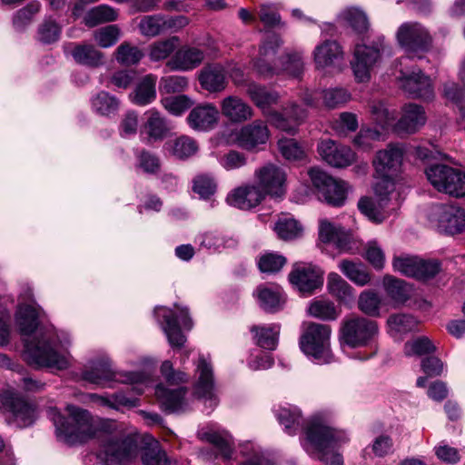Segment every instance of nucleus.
Masks as SVG:
<instances>
[{
    "label": "nucleus",
    "instance_id": "4",
    "mask_svg": "<svg viewBox=\"0 0 465 465\" xmlns=\"http://www.w3.org/2000/svg\"><path fill=\"white\" fill-rule=\"evenodd\" d=\"M282 44L279 35L271 34L262 42L258 57L254 61V68L263 78L286 74L298 77L303 70L302 56L299 53L287 54L277 59V49Z\"/></svg>",
    "mask_w": 465,
    "mask_h": 465
},
{
    "label": "nucleus",
    "instance_id": "3",
    "mask_svg": "<svg viewBox=\"0 0 465 465\" xmlns=\"http://www.w3.org/2000/svg\"><path fill=\"white\" fill-rule=\"evenodd\" d=\"M246 93L254 105L261 110L262 115L275 128L288 134H295L298 126L306 119L307 110L292 103L284 107L282 112L272 109L280 101V94L264 85L250 83Z\"/></svg>",
    "mask_w": 465,
    "mask_h": 465
},
{
    "label": "nucleus",
    "instance_id": "51",
    "mask_svg": "<svg viewBox=\"0 0 465 465\" xmlns=\"http://www.w3.org/2000/svg\"><path fill=\"white\" fill-rule=\"evenodd\" d=\"M141 459L143 465H169L165 451L154 440L142 447Z\"/></svg>",
    "mask_w": 465,
    "mask_h": 465
},
{
    "label": "nucleus",
    "instance_id": "35",
    "mask_svg": "<svg viewBox=\"0 0 465 465\" xmlns=\"http://www.w3.org/2000/svg\"><path fill=\"white\" fill-rule=\"evenodd\" d=\"M146 122L143 125V132L147 134L150 140L157 141L163 139L169 133L171 127L165 118L154 109L145 113Z\"/></svg>",
    "mask_w": 465,
    "mask_h": 465
},
{
    "label": "nucleus",
    "instance_id": "38",
    "mask_svg": "<svg viewBox=\"0 0 465 465\" xmlns=\"http://www.w3.org/2000/svg\"><path fill=\"white\" fill-rule=\"evenodd\" d=\"M260 306L266 312H274L282 308L285 299L278 287L259 286L255 291Z\"/></svg>",
    "mask_w": 465,
    "mask_h": 465
},
{
    "label": "nucleus",
    "instance_id": "49",
    "mask_svg": "<svg viewBox=\"0 0 465 465\" xmlns=\"http://www.w3.org/2000/svg\"><path fill=\"white\" fill-rule=\"evenodd\" d=\"M308 312L323 321H334L340 316L341 311L329 300L316 299L310 303Z\"/></svg>",
    "mask_w": 465,
    "mask_h": 465
},
{
    "label": "nucleus",
    "instance_id": "43",
    "mask_svg": "<svg viewBox=\"0 0 465 465\" xmlns=\"http://www.w3.org/2000/svg\"><path fill=\"white\" fill-rule=\"evenodd\" d=\"M71 54L75 62L84 65L97 67L104 64V54L92 45H77Z\"/></svg>",
    "mask_w": 465,
    "mask_h": 465
},
{
    "label": "nucleus",
    "instance_id": "52",
    "mask_svg": "<svg viewBox=\"0 0 465 465\" xmlns=\"http://www.w3.org/2000/svg\"><path fill=\"white\" fill-rule=\"evenodd\" d=\"M389 331L393 337L412 331L418 325V321L409 314H393L387 321Z\"/></svg>",
    "mask_w": 465,
    "mask_h": 465
},
{
    "label": "nucleus",
    "instance_id": "18",
    "mask_svg": "<svg viewBox=\"0 0 465 465\" xmlns=\"http://www.w3.org/2000/svg\"><path fill=\"white\" fill-rule=\"evenodd\" d=\"M4 410L9 414L7 421L18 428L31 426L36 420V408L26 399L13 391H5L1 396Z\"/></svg>",
    "mask_w": 465,
    "mask_h": 465
},
{
    "label": "nucleus",
    "instance_id": "21",
    "mask_svg": "<svg viewBox=\"0 0 465 465\" xmlns=\"http://www.w3.org/2000/svg\"><path fill=\"white\" fill-rule=\"evenodd\" d=\"M189 24L184 15H165L163 14L143 15L138 25L141 35L155 37L168 31L178 32Z\"/></svg>",
    "mask_w": 465,
    "mask_h": 465
},
{
    "label": "nucleus",
    "instance_id": "7",
    "mask_svg": "<svg viewBox=\"0 0 465 465\" xmlns=\"http://www.w3.org/2000/svg\"><path fill=\"white\" fill-rule=\"evenodd\" d=\"M57 346V338L51 331H46L41 338L26 341L25 351L30 364L56 370L66 369L68 360L64 354L58 351Z\"/></svg>",
    "mask_w": 465,
    "mask_h": 465
},
{
    "label": "nucleus",
    "instance_id": "33",
    "mask_svg": "<svg viewBox=\"0 0 465 465\" xmlns=\"http://www.w3.org/2000/svg\"><path fill=\"white\" fill-rule=\"evenodd\" d=\"M264 199L262 191L256 185H244L232 190L227 196V203L242 210L256 207Z\"/></svg>",
    "mask_w": 465,
    "mask_h": 465
},
{
    "label": "nucleus",
    "instance_id": "42",
    "mask_svg": "<svg viewBox=\"0 0 465 465\" xmlns=\"http://www.w3.org/2000/svg\"><path fill=\"white\" fill-rule=\"evenodd\" d=\"M341 46L336 41H325L316 46L314 50V60L318 67L331 65L335 60L341 57Z\"/></svg>",
    "mask_w": 465,
    "mask_h": 465
},
{
    "label": "nucleus",
    "instance_id": "23",
    "mask_svg": "<svg viewBox=\"0 0 465 465\" xmlns=\"http://www.w3.org/2000/svg\"><path fill=\"white\" fill-rule=\"evenodd\" d=\"M398 80L401 89L412 98L430 100L434 96L431 79L424 74L420 69L400 70Z\"/></svg>",
    "mask_w": 465,
    "mask_h": 465
},
{
    "label": "nucleus",
    "instance_id": "63",
    "mask_svg": "<svg viewBox=\"0 0 465 465\" xmlns=\"http://www.w3.org/2000/svg\"><path fill=\"white\" fill-rule=\"evenodd\" d=\"M278 148L282 155L289 161L301 160L305 152L301 144L292 138H282L278 141Z\"/></svg>",
    "mask_w": 465,
    "mask_h": 465
},
{
    "label": "nucleus",
    "instance_id": "62",
    "mask_svg": "<svg viewBox=\"0 0 465 465\" xmlns=\"http://www.w3.org/2000/svg\"><path fill=\"white\" fill-rule=\"evenodd\" d=\"M201 439L213 445L218 454L229 460L232 457V449L226 437L216 431H207L201 434Z\"/></svg>",
    "mask_w": 465,
    "mask_h": 465
},
{
    "label": "nucleus",
    "instance_id": "53",
    "mask_svg": "<svg viewBox=\"0 0 465 465\" xmlns=\"http://www.w3.org/2000/svg\"><path fill=\"white\" fill-rule=\"evenodd\" d=\"M256 13L259 20L266 28H274L283 25L279 13V6L276 4H261Z\"/></svg>",
    "mask_w": 465,
    "mask_h": 465
},
{
    "label": "nucleus",
    "instance_id": "48",
    "mask_svg": "<svg viewBox=\"0 0 465 465\" xmlns=\"http://www.w3.org/2000/svg\"><path fill=\"white\" fill-rule=\"evenodd\" d=\"M341 272L359 286H364L371 281V275L361 263L342 260L339 265Z\"/></svg>",
    "mask_w": 465,
    "mask_h": 465
},
{
    "label": "nucleus",
    "instance_id": "64",
    "mask_svg": "<svg viewBox=\"0 0 465 465\" xmlns=\"http://www.w3.org/2000/svg\"><path fill=\"white\" fill-rule=\"evenodd\" d=\"M143 56V53L137 46L123 43L116 49V60L124 65L137 64Z\"/></svg>",
    "mask_w": 465,
    "mask_h": 465
},
{
    "label": "nucleus",
    "instance_id": "10",
    "mask_svg": "<svg viewBox=\"0 0 465 465\" xmlns=\"http://www.w3.org/2000/svg\"><path fill=\"white\" fill-rule=\"evenodd\" d=\"M428 181L439 192L460 198L465 196V173L446 164H434L425 171Z\"/></svg>",
    "mask_w": 465,
    "mask_h": 465
},
{
    "label": "nucleus",
    "instance_id": "44",
    "mask_svg": "<svg viewBox=\"0 0 465 465\" xmlns=\"http://www.w3.org/2000/svg\"><path fill=\"white\" fill-rule=\"evenodd\" d=\"M275 415L280 424L289 435H295L301 427L302 414L294 406L280 407L275 411Z\"/></svg>",
    "mask_w": 465,
    "mask_h": 465
},
{
    "label": "nucleus",
    "instance_id": "29",
    "mask_svg": "<svg viewBox=\"0 0 465 465\" xmlns=\"http://www.w3.org/2000/svg\"><path fill=\"white\" fill-rule=\"evenodd\" d=\"M204 52L196 46L183 45L167 61L166 66L171 71H192L202 64Z\"/></svg>",
    "mask_w": 465,
    "mask_h": 465
},
{
    "label": "nucleus",
    "instance_id": "28",
    "mask_svg": "<svg viewBox=\"0 0 465 465\" xmlns=\"http://www.w3.org/2000/svg\"><path fill=\"white\" fill-rule=\"evenodd\" d=\"M427 116L422 106L410 103L401 107V117L394 124L399 134H411L419 131L426 123Z\"/></svg>",
    "mask_w": 465,
    "mask_h": 465
},
{
    "label": "nucleus",
    "instance_id": "11",
    "mask_svg": "<svg viewBox=\"0 0 465 465\" xmlns=\"http://www.w3.org/2000/svg\"><path fill=\"white\" fill-rule=\"evenodd\" d=\"M428 181L439 192L460 198L465 196V173L446 164H434L425 171Z\"/></svg>",
    "mask_w": 465,
    "mask_h": 465
},
{
    "label": "nucleus",
    "instance_id": "30",
    "mask_svg": "<svg viewBox=\"0 0 465 465\" xmlns=\"http://www.w3.org/2000/svg\"><path fill=\"white\" fill-rule=\"evenodd\" d=\"M186 120L192 129L208 132L217 125L219 111L213 104H200L191 110Z\"/></svg>",
    "mask_w": 465,
    "mask_h": 465
},
{
    "label": "nucleus",
    "instance_id": "57",
    "mask_svg": "<svg viewBox=\"0 0 465 465\" xmlns=\"http://www.w3.org/2000/svg\"><path fill=\"white\" fill-rule=\"evenodd\" d=\"M359 127L357 115L353 113L343 112L332 122V129L339 136H346L355 132Z\"/></svg>",
    "mask_w": 465,
    "mask_h": 465
},
{
    "label": "nucleus",
    "instance_id": "8",
    "mask_svg": "<svg viewBox=\"0 0 465 465\" xmlns=\"http://www.w3.org/2000/svg\"><path fill=\"white\" fill-rule=\"evenodd\" d=\"M331 333V328L329 325L309 323L300 339L301 350L317 363L331 362L333 354L330 346Z\"/></svg>",
    "mask_w": 465,
    "mask_h": 465
},
{
    "label": "nucleus",
    "instance_id": "60",
    "mask_svg": "<svg viewBox=\"0 0 465 465\" xmlns=\"http://www.w3.org/2000/svg\"><path fill=\"white\" fill-rule=\"evenodd\" d=\"M274 230L282 240H293L299 237L302 232L301 224L292 218L279 220L274 226Z\"/></svg>",
    "mask_w": 465,
    "mask_h": 465
},
{
    "label": "nucleus",
    "instance_id": "13",
    "mask_svg": "<svg viewBox=\"0 0 465 465\" xmlns=\"http://www.w3.org/2000/svg\"><path fill=\"white\" fill-rule=\"evenodd\" d=\"M428 181L439 192L460 198L465 196V173L446 164H434L425 171Z\"/></svg>",
    "mask_w": 465,
    "mask_h": 465
},
{
    "label": "nucleus",
    "instance_id": "15",
    "mask_svg": "<svg viewBox=\"0 0 465 465\" xmlns=\"http://www.w3.org/2000/svg\"><path fill=\"white\" fill-rule=\"evenodd\" d=\"M309 176L319 198L331 206L340 207L344 204L349 189L346 182L336 180L319 168H312Z\"/></svg>",
    "mask_w": 465,
    "mask_h": 465
},
{
    "label": "nucleus",
    "instance_id": "16",
    "mask_svg": "<svg viewBox=\"0 0 465 465\" xmlns=\"http://www.w3.org/2000/svg\"><path fill=\"white\" fill-rule=\"evenodd\" d=\"M399 44L408 57H402L401 63L407 61L409 57H421L420 53L427 52L431 45V37L429 32L419 23H404L397 32Z\"/></svg>",
    "mask_w": 465,
    "mask_h": 465
},
{
    "label": "nucleus",
    "instance_id": "47",
    "mask_svg": "<svg viewBox=\"0 0 465 465\" xmlns=\"http://www.w3.org/2000/svg\"><path fill=\"white\" fill-rule=\"evenodd\" d=\"M180 43L178 36H170L166 39L156 41L149 46V58L153 62H158L168 58Z\"/></svg>",
    "mask_w": 465,
    "mask_h": 465
},
{
    "label": "nucleus",
    "instance_id": "55",
    "mask_svg": "<svg viewBox=\"0 0 465 465\" xmlns=\"http://www.w3.org/2000/svg\"><path fill=\"white\" fill-rule=\"evenodd\" d=\"M383 284L387 293L397 302H404L410 295L408 284L393 276L386 275L383 279Z\"/></svg>",
    "mask_w": 465,
    "mask_h": 465
},
{
    "label": "nucleus",
    "instance_id": "2",
    "mask_svg": "<svg viewBox=\"0 0 465 465\" xmlns=\"http://www.w3.org/2000/svg\"><path fill=\"white\" fill-rule=\"evenodd\" d=\"M403 150L396 144H389L377 153L373 161L376 178L374 184L375 199L361 197L358 202L360 212L369 220L381 223L395 209L391 206V195L395 190V177L402 163Z\"/></svg>",
    "mask_w": 465,
    "mask_h": 465
},
{
    "label": "nucleus",
    "instance_id": "19",
    "mask_svg": "<svg viewBox=\"0 0 465 465\" xmlns=\"http://www.w3.org/2000/svg\"><path fill=\"white\" fill-rule=\"evenodd\" d=\"M392 266L395 272L402 275L423 281L433 278L440 270L438 260H423L405 254L395 256Z\"/></svg>",
    "mask_w": 465,
    "mask_h": 465
},
{
    "label": "nucleus",
    "instance_id": "45",
    "mask_svg": "<svg viewBox=\"0 0 465 465\" xmlns=\"http://www.w3.org/2000/svg\"><path fill=\"white\" fill-rule=\"evenodd\" d=\"M167 150L179 159H186L196 153L198 144L196 141L189 136L182 135L165 143Z\"/></svg>",
    "mask_w": 465,
    "mask_h": 465
},
{
    "label": "nucleus",
    "instance_id": "6",
    "mask_svg": "<svg viewBox=\"0 0 465 465\" xmlns=\"http://www.w3.org/2000/svg\"><path fill=\"white\" fill-rule=\"evenodd\" d=\"M82 378L90 383L111 387L110 382L130 383L132 391L140 395L143 393L149 377L144 372H116L108 359H101L92 362L91 366L82 372Z\"/></svg>",
    "mask_w": 465,
    "mask_h": 465
},
{
    "label": "nucleus",
    "instance_id": "58",
    "mask_svg": "<svg viewBox=\"0 0 465 465\" xmlns=\"http://www.w3.org/2000/svg\"><path fill=\"white\" fill-rule=\"evenodd\" d=\"M61 26L53 19H45L38 26V40L43 44H53L59 40Z\"/></svg>",
    "mask_w": 465,
    "mask_h": 465
},
{
    "label": "nucleus",
    "instance_id": "17",
    "mask_svg": "<svg viewBox=\"0 0 465 465\" xmlns=\"http://www.w3.org/2000/svg\"><path fill=\"white\" fill-rule=\"evenodd\" d=\"M383 49V38H378L371 45H356L351 68L357 82L363 83L370 80L371 72L381 61Z\"/></svg>",
    "mask_w": 465,
    "mask_h": 465
},
{
    "label": "nucleus",
    "instance_id": "39",
    "mask_svg": "<svg viewBox=\"0 0 465 465\" xmlns=\"http://www.w3.org/2000/svg\"><path fill=\"white\" fill-rule=\"evenodd\" d=\"M39 309L32 304H19L15 318L20 332L24 335L32 334L38 326Z\"/></svg>",
    "mask_w": 465,
    "mask_h": 465
},
{
    "label": "nucleus",
    "instance_id": "27",
    "mask_svg": "<svg viewBox=\"0 0 465 465\" xmlns=\"http://www.w3.org/2000/svg\"><path fill=\"white\" fill-rule=\"evenodd\" d=\"M317 151L322 160L336 168H344L352 164L356 154L349 147L327 139L319 143Z\"/></svg>",
    "mask_w": 465,
    "mask_h": 465
},
{
    "label": "nucleus",
    "instance_id": "9",
    "mask_svg": "<svg viewBox=\"0 0 465 465\" xmlns=\"http://www.w3.org/2000/svg\"><path fill=\"white\" fill-rule=\"evenodd\" d=\"M379 327L375 321L354 316L342 321L340 329L341 345L359 348L371 345L377 339Z\"/></svg>",
    "mask_w": 465,
    "mask_h": 465
},
{
    "label": "nucleus",
    "instance_id": "34",
    "mask_svg": "<svg viewBox=\"0 0 465 465\" xmlns=\"http://www.w3.org/2000/svg\"><path fill=\"white\" fill-rule=\"evenodd\" d=\"M199 83L210 93H221L227 86L226 71L219 64H208L201 70Z\"/></svg>",
    "mask_w": 465,
    "mask_h": 465
},
{
    "label": "nucleus",
    "instance_id": "37",
    "mask_svg": "<svg viewBox=\"0 0 465 465\" xmlns=\"http://www.w3.org/2000/svg\"><path fill=\"white\" fill-rule=\"evenodd\" d=\"M319 237L323 242H333L341 252L351 249L350 237L341 228L334 227L328 221H322L319 228Z\"/></svg>",
    "mask_w": 465,
    "mask_h": 465
},
{
    "label": "nucleus",
    "instance_id": "14",
    "mask_svg": "<svg viewBox=\"0 0 465 465\" xmlns=\"http://www.w3.org/2000/svg\"><path fill=\"white\" fill-rule=\"evenodd\" d=\"M270 136L267 124L261 119H256L232 131L230 138L237 147L250 153H258L265 149Z\"/></svg>",
    "mask_w": 465,
    "mask_h": 465
},
{
    "label": "nucleus",
    "instance_id": "25",
    "mask_svg": "<svg viewBox=\"0 0 465 465\" xmlns=\"http://www.w3.org/2000/svg\"><path fill=\"white\" fill-rule=\"evenodd\" d=\"M431 216L440 232L456 234L461 232L465 228V210L459 206L436 205Z\"/></svg>",
    "mask_w": 465,
    "mask_h": 465
},
{
    "label": "nucleus",
    "instance_id": "40",
    "mask_svg": "<svg viewBox=\"0 0 465 465\" xmlns=\"http://www.w3.org/2000/svg\"><path fill=\"white\" fill-rule=\"evenodd\" d=\"M250 331L253 334L254 341L259 347L270 351L276 349L280 333L279 325H253Z\"/></svg>",
    "mask_w": 465,
    "mask_h": 465
},
{
    "label": "nucleus",
    "instance_id": "24",
    "mask_svg": "<svg viewBox=\"0 0 465 465\" xmlns=\"http://www.w3.org/2000/svg\"><path fill=\"white\" fill-rule=\"evenodd\" d=\"M177 310L178 313H175L172 310L163 309L161 316L164 322L163 331L167 336L170 345L174 348H181L186 341L185 336L181 331V326L191 330L193 322L186 308H177Z\"/></svg>",
    "mask_w": 465,
    "mask_h": 465
},
{
    "label": "nucleus",
    "instance_id": "20",
    "mask_svg": "<svg viewBox=\"0 0 465 465\" xmlns=\"http://www.w3.org/2000/svg\"><path fill=\"white\" fill-rule=\"evenodd\" d=\"M196 381L193 386V394L204 404L213 410L218 405L219 400L216 393L213 366L208 358L200 354L195 369Z\"/></svg>",
    "mask_w": 465,
    "mask_h": 465
},
{
    "label": "nucleus",
    "instance_id": "31",
    "mask_svg": "<svg viewBox=\"0 0 465 465\" xmlns=\"http://www.w3.org/2000/svg\"><path fill=\"white\" fill-rule=\"evenodd\" d=\"M187 392L188 390L186 387H179L171 390L163 384H158L155 388L157 401L162 410L167 413L179 412L186 410L188 406L186 400Z\"/></svg>",
    "mask_w": 465,
    "mask_h": 465
},
{
    "label": "nucleus",
    "instance_id": "26",
    "mask_svg": "<svg viewBox=\"0 0 465 465\" xmlns=\"http://www.w3.org/2000/svg\"><path fill=\"white\" fill-rule=\"evenodd\" d=\"M291 283L305 296L312 295L323 283V272L312 264L297 265L289 274Z\"/></svg>",
    "mask_w": 465,
    "mask_h": 465
},
{
    "label": "nucleus",
    "instance_id": "22",
    "mask_svg": "<svg viewBox=\"0 0 465 465\" xmlns=\"http://www.w3.org/2000/svg\"><path fill=\"white\" fill-rule=\"evenodd\" d=\"M257 187L262 194L274 198L282 197L286 192V173L279 166L268 163L255 171Z\"/></svg>",
    "mask_w": 465,
    "mask_h": 465
},
{
    "label": "nucleus",
    "instance_id": "46",
    "mask_svg": "<svg viewBox=\"0 0 465 465\" xmlns=\"http://www.w3.org/2000/svg\"><path fill=\"white\" fill-rule=\"evenodd\" d=\"M200 243L209 250L221 251L236 247L238 241L219 232H208L200 236Z\"/></svg>",
    "mask_w": 465,
    "mask_h": 465
},
{
    "label": "nucleus",
    "instance_id": "5",
    "mask_svg": "<svg viewBox=\"0 0 465 465\" xmlns=\"http://www.w3.org/2000/svg\"><path fill=\"white\" fill-rule=\"evenodd\" d=\"M306 438L316 450L320 460L326 465H343L342 456L333 450L348 441L344 432L313 420L306 429Z\"/></svg>",
    "mask_w": 465,
    "mask_h": 465
},
{
    "label": "nucleus",
    "instance_id": "59",
    "mask_svg": "<svg viewBox=\"0 0 465 465\" xmlns=\"http://www.w3.org/2000/svg\"><path fill=\"white\" fill-rule=\"evenodd\" d=\"M381 298L374 291H364L358 301L359 309L366 315L378 316L380 314Z\"/></svg>",
    "mask_w": 465,
    "mask_h": 465
},
{
    "label": "nucleus",
    "instance_id": "61",
    "mask_svg": "<svg viewBox=\"0 0 465 465\" xmlns=\"http://www.w3.org/2000/svg\"><path fill=\"white\" fill-rule=\"evenodd\" d=\"M41 4L38 1H31L25 6L16 11L13 17V25L17 29H23L28 25L33 17L40 11Z\"/></svg>",
    "mask_w": 465,
    "mask_h": 465
},
{
    "label": "nucleus",
    "instance_id": "54",
    "mask_svg": "<svg viewBox=\"0 0 465 465\" xmlns=\"http://www.w3.org/2000/svg\"><path fill=\"white\" fill-rule=\"evenodd\" d=\"M93 109L101 115L114 114L119 107L118 100L107 92H100L92 100Z\"/></svg>",
    "mask_w": 465,
    "mask_h": 465
},
{
    "label": "nucleus",
    "instance_id": "12",
    "mask_svg": "<svg viewBox=\"0 0 465 465\" xmlns=\"http://www.w3.org/2000/svg\"><path fill=\"white\" fill-rule=\"evenodd\" d=\"M428 181L439 192L460 198L465 196V173L446 164H434L425 171Z\"/></svg>",
    "mask_w": 465,
    "mask_h": 465
},
{
    "label": "nucleus",
    "instance_id": "56",
    "mask_svg": "<svg viewBox=\"0 0 465 465\" xmlns=\"http://www.w3.org/2000/svg\"><path fill=\"white\" fill-rule=\"evenodd\" d=\"M372 121L382 130L391 125L395 119L393 113L390 112L382 102H373L370 105Z\"/></svg>",
    "mask_w": 465,
    "mask_h": 465
},
{
    "label": "nucleus",
    "instance_id": "50",
    "mask_svg": "<svg viewBox=\"0 0 465 465\" xmlns=\"http://www.w3.org/2000/svg\"><path fill=\"white\" fill-rule=\"evenodd\" d=\"M117 15L115 9L106 5H101L90 9L86 13L84 21L88 27H94L99 24L115 21Z\"/></svg>",
    "mask_w": 465,
    "mask_h": 465
},
{
    "label": "nucleus",
    "instance_id": "36",
    "mask_svg": "<svg viewBox=\"0 0 465 465\" xmlns=\"http://www.w3.org/2000/svg\"><path fill=\"white\" fill-rule=\"evenodd\" d=\"M156 80L157 77L153 74L145 75L130 94L131 101L139 106L153 103L156 98Z\"/></svg>",
    "mask_w": 465,
    "mask_h": 465
},
{
    "label": "nucleus",
    "instance_id": "1",
    "mask_svg": "<svg viewBox=\"0 0 465 465\" xmlns=\"http://www.w3.org/2000/svg\"><path fill=\"white\" fill-rule=\"evenodd\" d=\"M66 411L68 417L55 413L53 418L58 440L73 446L101 438L99 458L106 465H126L137 457L139 434L116 431L114 420L94 419L89 411L74 405H68Z\"/></svg>",
    "mask_w": 465,
    "mask_h": 465
},
{
    "label": "nucleus",
    "instance_id": "32",
    "mask_svg": "<svg viewBox=\"0 0 465 465\" xmlns=\"http://www.w3.org/2000/svg\"><path fill=\"white\" fill-rule=\"evenodd\" d=\"M221 113L232 124H242L252 119L254 111L242 98L228 95L221 101Z\"/></svg>",
    "mask_w": 465,
    "mask_h": 465
},
{
    "label": "nucleus",
    "instance_id": "41",
    "mask_svg": "<svg viewBox=\"0 0 465 465\" xmlns=\"http://www.w3.org/2000/svg\"><path fill=\"white\" fill-rule=\"evenodd\" d=\"M327 288L329 292L341 303L347 304L353 301V289L336 272L329 273Z\"/></svg>",
    "mask_w": 465,
    "mask_h": 465
}]
</instances>
